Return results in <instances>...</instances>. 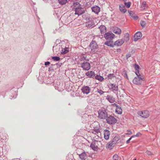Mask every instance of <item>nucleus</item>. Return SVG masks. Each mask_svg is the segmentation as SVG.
<instances>
[{
  "label": "nucleus",
  "mask_w": 160,
  "mask_h": 160,
  "mask_svg": "<svg viewBox=\"0 0 160 160\" xmlns=\"http://www.w3.org/2000/svg\"><path fill=\"white\" fill-rule=\"evenodd\" d=\"M92 11L95 12V13H98L100 11V8L97 6L93 7L92 8Z\"/></svg>",
  "instance_id": "obj_18"
},
{
  "label": "nucleus",
  "mask_w": 160,
  "mask_h": 160,
  "mask_svg": "<svg viewBox=\"0 0 160 160\" xmlns=\"http://www.w3.org/2000/svg\"><path fill=\"white\" fill-rule=\"evenodd\" d=\"M129 35L128 33H125L124 35V39H123L124 40V42L125 41L126 42H128L129 40Z\"/></svg>",
  "instance_id": "obj_27"
},
{
  "label": "nucleus",
  "mask_w": 160,
  "mask_h": 160,
  "mask_svg": "<svg viewBox=\"0 0 160 160\" xmlns=\"http://www.w3.org/2000/svg\"><path fill=\"white\" fill-rule=\"evenodd\" d=\"M69 52V48H65L62 49L61 53L62 54H64L67 53Z\"/></svg>",
  "instance_id": "obj_26"
},
{
  "label": "nucleus",
  "mask_w": 160,
  "mask_h": 160,
  "mask_svg": "<svg viewBox=\"0 0 160 160\" xmlns=\"http://www.w3.org/2000/svg\"><path fill=\"white\" fill-rule=\"evenodd\" d=\"M50 64V62H46L45 63V66H47L48 65H49Z\"/></svg>",
  "instance_id": "obj_42"
},
{
  "label": "nucleus",
  "mask_w": 160,
  "mask_h": 160,
  "mask_svg": "<svg viewBox=\"0 0 160 160\" xmlns=\"http://www.w3.org/2000/svg\"><path fill=\"white\" fill-rule=\"evenodd\" d=\"M118 157L117 154L114 155L112 158V160H118Z\"/></svg>",
  "instance_id": "obj_33"
},
{
  "label": "nucleus",
  "mask_w": 160,
  "mask_h": 160,
  "mask_svg": "<svg viewBox=\"0 0 160 160\" xmlns=\"http://www.w3.org/2000/svg\"><path fill=\"white\" fill-rule=\"evenodd\" d=\"M136 160V159H134V160Z\"/></svg>",
  "instance_id": "obj_48"
},
{
  "label": "nucleus",
  "mask_w": 160,
  "mask_h": 160,
  "mask_svg": "<svg viewBox=\"0 0 160 160\" xmlns=\"http://www.w3.org/2000/svg\"><path fill=\"white\" fill-rule=\"evenodd\" d=\"M113 32L117 34L120 35L121 33V30L118 27H114L113 28Z\"/></svg>",
  "instance_id": "obj_15"
},
{
  "label": "nucleus",
  "mask_w": 160,
  "mask_h": 160,
  "mask_svg": "<svg viewBox=\"0 0 160 160\" xmlns=\"http://www.w3.org/2000/svg\"><path fill=\"white\" fill-rule=\"evenodd\" d=\"M116 112L118 114H121L122 113V110L120 107L117 106L116 109Z\"/></svg>",
  "instance_id": "obj_25"
},
{
  "label": "nucleus",
  "mask_w": 160,
  "mask_h": 160,
  "mask_svg": "<svg viewBox=\"0 0 160 160\" xmlns=\"http://www.w3.org/2000/svg\"><path fill=\"white\" fill-rule=\"evenodd\" d=\"M133 67L135 70V73L136 74V73L137 72H138V74H140L139 72V69H140V67L137 64H135L133 65Z\"/></svg>",
  "instance_id": "obj_24"
},
{
  "label": "nucleus",
  "mask_w": 160,
  "mask_h": 160,
  "mask_svg": "<svg viewBox=\"0 0 160 160\" xmlns=\"http://www.w3.org/2000/svg\"><path fill=\"white\" fill-rule=\"evenodd\" d=\"M98 117L101 119H105L108 116L107 112L104 109L100 110L98 112Z\"/></svg>",
  "instance_id": "obj_2"
},
{
  "label": "nucleus",
  "mask_w": 160,
  "mask_h": 160,
  "mask_svg": "<svg viewBox=\"0 0 160 160\" xmlns=\"http://www.w3.org/2000/svg\"><path fill=\"white\" fill-rule=\"evenodd\" d=\"M124 4L127 8H129L130 7L131 3L130 2H124Z\"/></svg>",
  "instance_id": "obj_32"
},
{
  "label": "nucleus",
  "mask_w": 160,
  "mask_h": 160,
  "mask_svg": "<svg viewBox=\"0 0 160 160\" xmlns=\"http://www.w3.org/2000/svg\"><path fill=\"white\" fill-rule=\"evenodd\" d=\"M81 67L84 70H88L90 68L91 66L88 62H84L82 63Z\"/></svg>",
  "instance_id": "obj_8"
},
{
  "label": "nucleus",
  "mask_w": 160,
  "mask_h": 160,
  "mask_svg": "<svg viewBox=\"0 0 160 160\" xmlns=\"http://www.w3.org/2000/svg\"><path fill=\"white\" fill-rule=\"evenodd\" d=\"M121 0L123 1H126L127 0Z\"/></svg>",
  "instance_id": "obj_46"
},
{
  "label": "nucleus",
  "mask_w": 160,
  "mask_h": 160,
  "mask_svg": "<svg viewBox=\"0 0 160 160\" xmlns=\"http://www.w3.org/2000/svg\"><path fill=\"white\" fill-rule=\"evenodd\" d=\"M115 35L112 33L107 32L105 34L104 37L106 39L112 40L113 38Z\"/></svg>",
  "instance_id": "obj_10"
},
{
  "label": "nucleus",
  "mask_w": 160,
  "mask_h": 160,
  "mask_svg": "<svg viewBox=\"0 0 160 160\" xmlns=\"http://www.w3.org/2000/svg\"><path fill=\"white\" fill-rule=\"evenodd\" d=\"M137 77H135L133 80V83L136 85H140L144 81V76L141 74H138V72L136 73Z\"/></svg>",
  "instance_id": "obj_1"
},
{
  "label": "nucleus",
  "mask_w": 160,
  "mask_h": 160,
  "mask_svg": "<svg viewBox=\"0 0 160 160\" xmlns=\"http://www.w3.org/2000/svg\"><path fill=\"white\" fill-rule=\"evenodd\" d=\"M107 122L109 124H114L116 122L117 120L113 117L109 116L106 119Z\"/></svg>",
  "instance_id": "obj_6"
},
{
  "label": "nucleus",
  "mask_w": 160,
  "mask_h": 160,
  "mask_svg": "<svg viewBox=\"0 0 160 160\" xmlns=\"http://www.w3.org/2000/svg\"><path fill=\"white\" fill-rule=\"evenodd\" d=\"M142 33L140 32H137L134 35V40L135 41H137L138 40L140 39L142 37Z\"/></svg>",
  "instance_id": "obj_11"
},
{
  "label": "nucleus",
  "mask_w": 160,
  "mask_h": 160,
  "mask_svg": "<svg viewBox=\"0 0 160 160\" xmlns=\"http://www.w3.org/2000/svg\"><path fill=\"white\" fill-rule=\"evenodd\" d=\"M107 99L110 103H113L115 101V99L112 96L108 95L107 96Z\"/></svg>",
  "instance_id": "obj_21"
},
{
  "label": "nucleus",
  "mask_w": 160,
  "mask_h": 160,
  "mask_svg": "<svg viewBox=\"0 0 160 160\" xmlns=\"http://www.w3.org/2000/svg\"><path fill=\"white\" fill-rule=\"evenodd\" d=\"M90 147L94 150H96L97 148V146L92 143L91 144Z\"/></svg>",
  "instance_id": "obj_30"
},
{
  "label": "nucleus",
  "mask_w": 160,
  "mask_h": 160,
  "mask_svg": "<svg viewBox=\"0 0 160 160\" xmlns=\"http://www.w3.org/2000/svg\"><path fill=\"white\" fill-rule=\"evenodd\" d=\"M104 137L106 140L109 139L110 135V132L109 131L107 130L103 131Z\"/></svg>",
  "instance_id": "obj_13"
},
{
  "label": "nucleus",
  "mask_w": 160,
  "mask_h": 160,
  "mask_svg": "<svg viewBox=\"0 0 160 160\" xmlns=\"http://www.w3.org/2000/svg\"><path fill=\"white\" fill-rule=\"evenodd\" d=\"M97 92L98 93H99L100 94H103L104 93V92L98 89Z\"/></svg>",
  "instance_id": "obj_36"
},
{
  "label": "nucleus",
  "mask_w": 160,
  "mask_h": 160,
  "mask_svg": "<svg viewBox=\"0 0 160 160\" xmlns=\"http://www.w3.org/2000/svg\"><path fill=\"white\" fill-rule=\"evenodd\" d=\"M96 18H94L92 19L91 20H90L86 23V25L89 28H92L95 26V23L96 22V20H97Z\"/></svg>",
  "instance_id": "obj_4"
},
{
  "label": "nucleus",
  "mask_w": 160,
  "mask_h": 160,
  "mask_svg": "<svg viewBox=\"0 0 160 160\" xmlns=\"http://www.w3.org/2000/svg\"><path fill=\"white\" fill-rule=\"evenodd\" d=\"M79 156L80 159L82 160H85L87 157V154L85 152L79 155Z\"/></svg>",
  "instance_id": "obj_22"
},
{
  "label": "nucleus",
  "mask_w": 160,
  "mask_h": 160,
  "mask_svg": "<svg viewBox=\"0 0 160 160\" xmlns=\"http://www.w3.org/2000/svg\"><path fill=\"white\" fill-rule=\"evenodd\" d=\"M131 140V138H130L128 140L126 141V143L128 144L129 143L130 141Z\"/></svg>",
  "instance_id": "obj_43"
},
{
  "label": "nucleus",
  "mask_w": 160,
  "mask_h": 160,
  "mask_svg": "<svg viewBox=\"0 0 160 160\" xmlns=\"http://www.w3.org/2000/svg\"><path fill=\"white\" fill-rule=\"evenodd\" d=\"M91 51L92 52L95 51L98 48V45L97 42L92 40L89 46Z\"/></svg>",
  "instance_id": "obj_3"
},
{
  "label": "nucleus",
  "mask_w": 160,
  "mask_h": 160,
  "mask_svg": "<svg viewBox=\"0 0 160 160\" xmlns=\"http://www.w3.org/2000/svg\"><path fill=\"white\" fill-rule=\"evenodd\" d=\"M126 77L127 78H128V76H127V74H126Z\"/></svg>",
  "instance_id": "obj_47"
},
{
  "label": "nucleus",
  "mask_w": 160,
  "mask_h": 160,
  "mask_svg": "<svg viewBox=\"0 0 160 160\" xmlns=\"http://www.w3.org/2000/svg\"><path fill=\"white\" fill-rule=\"evenodd\" d=\"M114 74H109L108 76V78H110V79H111V78H112L113 77H114Z\"/></svg>",
  "instance_id": "obj_39"
},
{
  "label": "nucleus",
  "mask_w": 160,
  "mask_h": 160,
  "mask_svg": "<svg viewBox=\"0 0 160 160\" xmlns=\"http://www.w3.org/2000/svg\"><path fill=\"white\" fill-rule=\"evenodd\" d=\"M138 114L142 117L145 118H148L149 115V112L147 110L139 111Z\"/></svg>",
  "instance_id": "obj_5"
},
{
  "label": "nucleus",
  "mask_w": 160,
  "mask_h": 160,
  "mask_svg": "<svg viewBox=\"0 0 160 160\" xmlns=\"http://www.w3.org/2000/svg\"><path fill=\"white\" fill-rule=\"evenodd\" d=\"M130 15L135 20H137L138 19V17L135 15L134 13L132 11H128Z\"/></svg>",
  "instance_id": "obj_20"
},
{
  "label": "nucleus",
  "mask_w": 160,
  "mask_h": 160,
  "mask_svg": "<svg viewBox=\"0 0 160 160\" xmlns=\"http://www.w3.org/2000/svg\"><path fill=\"white\" fill-rule=\"evenodd\" d=\"M90 132L92 133L95 134L97 135V134H98L99 132H100V130L98 128H94V129L91 130Z\"/></svg>",
  "instance_id": "obj_23"
},
{
  "label": "nucleus",
  "mask_w": 160,
  "mask_h": 160,
  "mask_svg": "<svg viewBox=\"0 0 160 160\" xmlns=\"http://www.w3.org/2000/svg\"><path fill=\"white\" fill-rule=\"evenodd\" d=\"M95 78L96 79L100 81H102L104 79V78L98 75H96L95 76Z\"/></svg>",
  "instance_id": "obj_28"
},
{
  "label": "nucleus",
  "mask_w": 160,
  "mask_h": 160,
  "mask_svg": "<svg viewBox=\"0 0 160 160\" xmlns=\"http://www.w3.org/2000/svg\"><path fill=\"white\" fill-rule=\"evenodd\" d=\"M128 131V132L125 133V134L126 135H130V134H132V132L131 131L129 130Z\"/></svg>",
  "instance_id": "obj_38"
},
{
  "label": "nucleus",
  "mask_w": 160,
  "mask_h": 160,
  "mask_svg": "<svg viewBox=\"0 0 160 160\" xmlns=\"http://www.w3.org/2000/svg\"><path fill=\"white\" fill-rule=\"evenodd\" d=\"M140 23H141V25L142 27H144L145 26V25L146 24L145 22L143 21H141Z\"/></svg>",
  "instance_id": "obj_34"
},
{
  "label": "nucleus",
  "mask_w": 160,
  "mask_h": 160,
  "mask_svg": "<svg viewBox=\"0 0 160 160\" xmlns=\"http://www.w3.org/2000/svg\"><path fill=\"white\" fill-rule=\"evenodd\" d=\"M58 2L62 5L65 4L68 2V0H58Z\"/></svg>",
  "instance_id": "obj_29"
},
{
  "label": "nucleus",
  "mask_w": 160,
  "mask_h": 160,
  "mask_svg": "<svg viewBox=\"0 0 160 160\" xmlns=\"http://www.w3.org/2000/svg\"><path fill=\"white\" fill-rule=\"evenodd\" d=\"M119 9L120 11L123 13H125L127 10L125 8V6L122 4H120L119 6Z\"/></svg>",
  "instance_id": "obj_17"
},
{
  "label": "nucleus",
  "mask_w": 160,
  "mask_h": 160,
  "mask_svg": "<svg viewBox=\"0 0 160 160\" xmlns=\"http://www.w3.org/2000/svg\"><path fill=\"white\" fill-rule=\"evenodd\" d=\"M124 40L123 39H120L116 41L114 43V45L118 46H122L124 43Z\"/></svg>",
  "instance_id": "obj_12"
},
{
  "label": "nucleus",
  "mask_w": 160,
  "mask_h": 160,
  "mask_svg": "<svg viewBox=\"0 0 160 160\" xmlns=\"http://www.w3.org/2000/svg\"><path fill=\"white\" fill-rule=\"evenodd\" d=\"M108 87L109 89L113 91H117L118 89V85L114 84H109L108 85Z\"/></svg>",
  "instance_id": "obj_9"
},
{
  "label": "nucleus",
  "mask_w": 160,
  "mask_h": 160,
  "mask_svg": "<svg viewBox=\"0 0 160 160\" xmlns=\"http://www.w3.org/2000/svg\"><path fill=\"white\" fill-rule=\"evenodd\" d=\"M113 105L114 106H116V107H117V106H118L115 103H114V104H113Z\"/></svg>",
  "instance_id": "obj_45"
},
{
  "label": "nucleus",
  "mask_w": 160,
  "mask_h": 160,
  "mask_svg": "<svg viewBox=\"0 0 160 160\" xmlns=\"http://www.w3.org/2000/svg\"><path fill=\"white\" fill-rule=\"evenodd\" d=\"M131 56V54L130 53H128L126 55V58H127V59H128V58L129 57H130Z\"/></svg>",
  "instance_id": "obj_40"
},
{
  "label": "nucleus",
  "mask_w": 160,
  "mask_h": 160,
  "mask_svg": "<svg viewBox=\"0 0 160 160\" xmlns=\"http://www.w3.org/2000/svg\"><path fill=\"white\" fill-rule=\"evenodd\" d=\"M86 75L88 78H92L95 76V74L94 72L92 71H89L86 73Z\"/></svg>",
  "instance_id": "obj_16"
},
{
  "label": "nucleus",
  "mask_w": 160,
  "mask_h": 160,
  "mask_svg": "<svg viewBox=\"0 0 160 160\" xmlns=\"http://www.w3.org/2000/svg\"><path fill=\"white\" fill-rule=\"evenodd\" d=\"M52 59L54 61H58L60 60V58L58 57H52Z\"/></svg>",
  "instance_id": "obj_31"
},
{
  "label": "nucleus",
  "mask_w": 160,
  "mask_h": 160,
  "mask_svg": "<svg viewBox=\"0 0 160 160\" xmlns=\"http://www.w3.org/2000/svg\"><path fill=\"white\" fill-rule=\"evenodd\" d=\"M105 44L109 46H112V45L111 43L110 42H105Z\"/></svg>",
  "instance_id": "obj_35"
},
{
  "label": "nucleus",
  "mask_w": 160,
  "mask_h": 160,
  "mask_svg": "<svg viewBox=\"0 0 160 160\" xmlns=\"http://www.w3.org/2000/svg\"><path fill=\"white\" fill-rule=\"evenodd\" d=\"M90 89L88 86L83 87L82 89V91L83 93L88 94L90 92Z\"/></svg>",
  "instance_id": "obj_14"
},
{
  "label": "nucleus",
  "mask_w": 160,
  "mask_h": 160,
  "mask_svg": "<svg viewBox=\"0 0 160 160\" xmlns=\"http://www.w3.org/2000/svg\"><path fill=\"white\" fill-rule=\"evenodd\" d=\"M101 34H104L106 31V28L104 25H101L99 28Z\"/></svg>",
  "instance_id": "obj_19"
},
{
  "label": "nucleus",
  "mask_w": 160,
  "mask_h": 160,
  "mask_svg": "<svg viewBox=\"0 0 160 160\" xmlns=\"http://www.w3.org/2000/svg\"><path fill=\"white\" fill-rule=\"evenodd\" d=\"M146 5V2H143L142 4L141 7H145Z\"/></svg>",
  "instance_id": "obj_41"
},
{
  "label": "nucleus",
  "mask_w": 160,
  "mask_h": 160,
  "mask_svg": "<svg viewBox=\"0 0 160 160\" xmlns=\"http://www.w3.org/2000/svg\"><path fill=\"white\" fill-rule=\"evenodd\" d=\"M78 8H75V12L76 14H77L79 16L84 12V10L83 8H81L80 7L79 4H78Z\"/></svg>",
  "instance_id": "obj_7"
},
{
  "label": "nucleus",
  "mask_w": 160,
  "mask_h": 160,
  "mask_svg": "<svg viewBox=\"0 0 160 160\" xmlns=\"http://www.w3.org/2000/svg\"><path fill=\"white\" fill-rule=\"evenodd\" d=\"M142 135V134L140 132H138L136 135H135L136 137H140Z\"/></svg>",
  "instance_id": "obj_37"
},
{
  "label": "nucleus",
  "mask_w": 160,
  "mask_h": 160,
  "mask_svg": "<svg viewBox=\"0 0 160 160\" xmlns=\"http://www.w3.org/2000/svg\"><path fill=\"white\" fill-rule=\"evenodd\" d=\"M135 137H136L135 135H133L132 137H131L130 138H131V139H132V138H134Z\"/></svg>",
  "instance_id": "obj_44"
}]
</instances>
